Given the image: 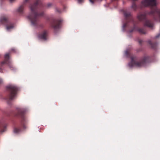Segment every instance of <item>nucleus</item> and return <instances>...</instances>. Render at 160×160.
<instances>
[{
  "instance_id": "obj_1",
  "label": "nucleus",
  "mask_w": 160,
  "mask_h": 160,
  "mask_svg": "<svg viewBox=\"0 0 160 160\" xmlns=\"http://www.w3.org/2000/svg\"><path fill=\"white\" fill-rule=\"evenodd\" d=\"M36 4H34L30 6V8L31 12V13L27 17V18L31 22V23L33 24H35V22H36L38 17L42 15V14H38L35 11Z\"/></svg>"
},
{
  "instance_id": "obj_2",
  "label": "nucleus",
  "mask_w": 160,
  "mask_h": 160,
  "mask_svg": "<svg viewBox=\"0 0 160 160\" xmlns=\"http://www.w3.org/2000/svg\"><path fill=\"white\" fill-rule=\"evenodd\" d=\"M8 88L11 92L10 99H13L15 96L16 92L18 90V88L16 86L12 85L8 86Z\"/></svg>"
},
{
  "instance_id": "obj_3",
  "label": "nucleus",
  "mask_w": 160,
  "mask_h": 160,
  "mask_svg": "<svg viewBox=\"0 0 160 160\" xmlns=\"http://www.w3.org/2000/svg\"><path fill=\"white\" fill-rule=\"evenodd\" d=\"M142 4L144 6H155L156 5V0H144L142 2Z\"/></svg>"
},
{
  "instance_id": "obj_4",
  "label": "nucleus",
  "mask_w": 160,
  "mask_h": 160,
  "mask_svg": "<svg viewBox=\"0 0 160 160\" xmlns=\"http://www.w3.org/2000/svg\"><path fill=\"white\" fill-rule=\"evenodd\" d=\"M9 56L8 53L6 54L5 55V60L4 61L2 62V64L6 63L7 64L9 65L11 64V61L9 60Z\"/></svg>"
},
{
  "instance_id": "obj_5",
  "label": "nucleus",
  "mask_w": 160,
  "mask_h": 160,
  "mask_svg": "<svg viewBox=\"0 0 160 160\" xmlns=\"http://www.w3.org/2000/svg\"><path fill=\"white\" fill-rule=\"evenodd\" d=\"M60 24L59 21H56L52 23V27L54 29H56L59 28Z\"/></svg>"
},
{
  "instance_id": "obj_6",
  "label": "nucleus",
  "mask_w": 160,
  "mask_h": 160,
  "mask_svg": "<svg viewBox=\"0 0 160 160\" xmlns=\"http://www.w3.org/2000/svg\"><path fill=\"white\" fill-rule=\"evenodd\" d=\"M48 35V32L46 31H44L40 35H39L40 38L45 40L46 39Z\"/></svg>"
},
{
  "instance_id": "obj_7",
  "label": "nucleus",
  "mask_w": 160,
  "mask_h": 160,
  "mask_svg": "<svg viewBox=\"0 0 160 160\" xmlns=\"http://www.w3.org/2000/svg\"><path fill=\"white\" fill-rule=\"evenodd\" d=\"M8 21V18L6 16H3L0 19V22L4 24Z\"/></svg>"
},
{
  "instance_id": "obj_8",
  "label": "nucleus",
  "mask_w": 160,
  "mask_h": 160,
  "mask_svg": "<svg viewBox=\"0 0 160 160\" xmlns=\"http://www.w3.org/2000/svg\"><path fill=\"white\" fill-rule=\"evenodd\" d=\"M145 25L147 26L149 28H152L153 26V24L151 23L149 21H146L145 24Z\"/></svg>"
},
{
  "instance_id": "obj_9",
  "label": "nucleus",
  "mask_w": 160,
  "mask_h": 160,
  "mask_svg": "<svg viewBox=\"0 0 160 160\" xmlns=\"http://www.w3.org/2000/svg\"><path fill=\"white\" fill-rule=\"evenodd\" d=\"M14 25L12 24H10L9 25H7L6 26V29L8 31H9L11 29L14 28Z\"/></svg>"
},
{
  "instance_id": "obj_10",
  "label": "nucleus",
  "mask_w": 160,
  "mask_h": 160,
  "mask_svg": "<svg viewBox=\"0 0 160 160\" xmlns=\"http://www.w3.org/2000/svg\"><path fill=\"white\" fill-rule=\"evenodd\" d=\"M145 63V62L143 61L137 62L136 64V65L138 67H140L143 66Z\"/></svg>"
},
{
  "instance_id": "obj_11",
  "label": "nucleus",
  "mask_w": 160,
  "mask_h": 160,
  "mask_svg": "<svg viewBox=\"0 0 160 160\" xmlns=\"http://www.w3.org/2000/svg\"><path fill=\"white\" fill-rule=\"evenodd\" d=\"M145 17V15L143 14H140L138 15V18L140 20H141L144 19Z\"/></svg>"
},
{
  "instance_id": "obj_12",
  "label": "nucleus",
  "mask_w": 160,
  "mask_h": 160,
  "mask_svg": "<svg viewBox=\"0 0 160 160\" xmlns=\"http://www.w3.org/2000/svg\"><path fill=\"white\" fill-rule=\"evenodd\" d=\"M24 7L23 6H20L18 9V11L20 12H22L23 11Z\"/></svg>"
},
{
  "instance_id": "obj_13",
  "label": "nucleus",
  "mask_w": 160,
  "mask_h": 160,
  "mask_svg": "<svg viewBox=\"0 0 160 160\" xmlns=\"http://www.w3.org/2000/svg\"><path fill=\"white\" fill-rule=\"evenodd\" d=\"M14 132L17 133L19 132L20 130L18 128H16L14 129Z\"/></svg>"
},
{
  "instance_id": "obj_14",
  "label": "nucleus",
  "mask_w": 160,
  "mask_h": 160,
  "mask_svg": "<svg viewBox=\"0 0 160 160\" xmlns=\"http://www.w3.org/2000/svg\"><path fill=\"white\" fill-rule=\"evenodd\" d=\"M96 1V0H89V1L92 4L94 3Z\"/></svg>"
},
{
  "instance_id": "obj_15",
  "label": "nucleus",
  "mask_w": 160,
  "mask_h": 160,
  "mask_svg": "<svg viewBox=\"0 0 160 160\" xmlns=\"http://www.w3.org/2000/svg\"><path fill=\"white\" fill-rule=\"evenodd\" d=\"M6 126H5L4 127V129H3V130H2L1 131V132H4V131H5V130H6Z\"/></svg>"
},
{
  "instance_id": "obj_16",
  "label": "nucleus",
  "mask_w": 160,
  "mask_h": 160,
  "mask_svg": "<svg viewBox=\"0 0 160 160\" xmlns=\"http://www.w3.org/2000/svg\"><path fill=\"white\" fill-rule=\"evenodd\" d=\"M78 2L79 3H80L83 2V0H78Z\"/></svg>"
},
{
  "instance_id": "obj_17",
  "label": "nucleus",
  "mask_w": 160,
  "mask_h": 160,
  "mask_svg": "<svg viewBox=\"0 0 160 160\" xmlns=\"http://www.w3.org/2000/svg\"><path fill=\"white\" fill-rule=\"evenodd\" d=\"M2 70L1 68H0V72H2Z\"/></svg>"
},
{
  "instance_id": "obj_18",
  "label": "nucleus",
  "mask_w": 160,
  "mask_h": 160,
  "mask_svg": "<svg viewBox=\"0 0 160 160\" xmlns=\"http://www.w3.org/2000/svg\"><path fill=\"white\" fill-rule=\"evenodd\" d=\"M14 0H10L11 2H12Z\"/></svg>"
},
{
  "instance_id": "obj_19",
  "label": "nucleus",
  "mask_w": 160,
  "mask_h": 160,
  "mask_svg": "<svg viewBox=\"0 0 160 160\" xmlns=\"http://www.w3.org/2000/svg\"><path fill=\"white\" fill-rule=\"evenodd\" d=\"M158 36H157L156 37H157V38H158Z\"/></svg>"
}]
</instances>
